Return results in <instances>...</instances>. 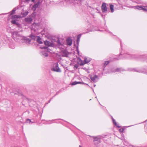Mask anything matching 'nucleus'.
Here are the masks:
<instances>
[{"label": "nucleus", "mask_w": 147, "mask_h": 147, "mask_svg": "<svg viewBox=\"0 0 147 147\" xmlns=\"http://www.w3.org/2000/svg\"><path fill=\"white\" fill-rule=\"evenodd\" d=\"M11 34L13 38L16 41L21 43L25 42L27 44L29 43L30 42V38L22 36L19 34V32L15 31L12 32Z\"/></svg>", "instance_id": "nucleus-1"}, {"label": "nucleus", "mask_w": 147, "mask_h": 147, "mask_svg": "<svg viewBox=\"0 0 147 147\" xmlns=\"http://www.w3.org/2000/svg\"><path fill=\"white\" fill-rule=\"evenodd\" d=\"M52 70L57 72H61V70L59 67L58 64L57 63H55L54 64Z\"/></svg>", "instance_id": "nucleus-2"}, {"label": "nucleus", "mask_w": 147, "mask_h": 147, "mask_svg": "<svg viewBox=\"0 0 147 147\" xmlns=\"http://www.w3.org/2000/svg\"><path fill=\"white\" fill-rule=\"evenodd\" d=\"M91 60L88 57H85L83 62L82 60H81V63H80V65H83L85 64L89 63Z\"/></svg>", "instance_id": "nucleus-3"}, {"label": "nucleus", "mask_w": 147, "mask_h": 147, "mask_svg": "<svg viewBox=\"0 0 147 147\" xmlns=\"http://www.w3.org/2000/svg\"><path fill=\"white\" fill-rule=\"evenodd\" d=\"M106 3H103L101 6V9L102 11L104 12H107L108 10L107 8V7Z\"/></svg>", "instance_id": "nucleus-4"}, {"label": "nucleus", "mask_w": 147, "mask_h": 147, "mask_svg": "<svg viewBox=\"0 0 147 147\" xmlns=\"http://www.w3.org/2000/svg\"><path fill=\"white\" fill-rule=\"evenodd\" d=\"M94 141L95 144H98L100 142V138L99 136H93Z\"/></svg>", "instance_id": "nucleus-5"}, {"label": "nucleus", "mask_w": 147, "mask_h": 147, "mask_svg": "<svg viewBox=\"0 0 147 147\" xmlns=\"http://www.w3.org/2000/svg\"><path fill=\"white\" fill-rule=\"evenodd\" d=\"M136 9H137L139 10H143L144 11H147V6L143 7L140 6H136L134 7Z\"/></svg>", "instance_id": "nucleus-6"}, {"label": "nucleus", "mask_w": 147, "mask_h": 147, "mask_svg": "<svg viewBox=\"0 0 147 147\" xmlns=\"http://www.w3.org/2000/svg\"><path fill=\"white\" fill-rule=\"evenodd\" d=\"M39 24L34 23L32 26V28L34 30H36L39 28Z\"/></svg>", "instance_id": "nucleus-7"}, {"label": "nucleus", "mask_w": 147, "mask_h": 147, "mask_svg": "<svg viewBox=\"0 0 147 147\" xmlns=\"http://www.w3.org/2000/svg\"><path fill=\"white\" fill-rule=\"evenodd\" d=\"M44 43L46 46H49L51 45L50 42L47 41H44ZM40 48L42 49H45V50H47L48 47L47 46H43L41 47Z\"/></svg>", "instance_id": "nucleus-8"}, {"label": "nucleus", "mask_w": 147, "mask_h": 147, "mask_svg": "<svg viewBox=\"0 0 147 147\" xmlns=\"http://www.w3.org/2000/svg\"><path fill=\"white\" fill-rule=\"evenodd\" d=\"M122 56L123 57H125L126 58L128 59H131L136 58V56L135 55H130L127 54H123Z\"/></svg>", "instance_id": "nucleus-9"}, {"label": "nucleus", "mask_w": 147, "mask_h": 147, "mask_svg": "<svg viewBox=\"0 0 147 147\" xmlns=\"http://www.w3.org/2000/svg\"><path fill=\"white\" fill-rule=\"evenodd\" d=\"M66 43L67 45L71 46L72 43V40L69 38H67L66 39Z\"/></svg>", "instance_id": "nucleus-10"}, {"label": "nucleus", "mask_w": 147, "mask_h": 147, "mask_svg": "<svg viewBox=\"0 0 147 147\" xmlns=\"http://www.w3.org/2000/svg\"><path fill=\"white\" fill-rule=\"evenodd\" d=\"M133 70L134 71H136L139 73H146L145 70L144 69H141L139 70H137L136 69H133Z\"/></svg>", "instance_id": "nucleus-11"}, {"label": "nucleus", "mask_w": 147, "mask_h": 147, "mask_svg": "<svg viewBox=\"0 0 147 147\" xmlns=\"http://www.w3.org/2000/svg\"><path fill=\"white\" fill-rule=\"evenodd\" d=\"M42 51L41 52V54L42 57H45L48 56V54L47 52V51Z\"/></svg>", "instance_id": "nucleus-12"}, {"label": "nucleus", "mask_w": 147, "mask_h": 147, "mask_svg": "<svg viewBox=\"0 0 147 147\" xmlns=\"http://www.w3.org/2000/svg\"><path fill=\"white\" fill-rule=\"evenodd\" d=\"M11 22L12 24H16L18 26H19L20 25V24L18 22H17L15 20H12Z\"/></svg>", "instance_id": "nucleus-13"}, {"label": "nucleus", "mask_w": 147, "mask_h": 147, "mask_svg": "<svg viewBox=\"0 0 147 147\" xmlns=\"http://www.w3.org/2000/svg\"><path fill=\"white\" fill-rule=\"evenodd\" d=\"M11 17V19L12 20H14L16 19H18L20 18H21L22 17L20 15H14L13 16H12Z\"/></svg>", "instance_id": "nucleus-14"}, {"label": "nucleus", "mask_w": 147, "mask_h": 147, "mask_svg": "<svg viewBox=\"0 0 147 147\" xmlns=\"http://www.w3.org/2000/svg\"><path fill=\"white\" fill-rule=\"evenodd\" d=\"M25 20L26 22L28 23H31L33 21L32 18H27L25 19Z\"/></svg>", "instance_id": "nucleus-15"}, {"label": "nucleus", "mask_w": 147, "mask_h": 147, "mask_svg": "<svg viewBox=\"0 0 147 147\" xmlns=\"http://www.w3.org/2000/svg\"><path fill=\"white\" fill-rule=\"evenodd\" d=\"M98 76L96 75H94L93 76H91L90 77L91 80L94 82H96V79L97 78Z\"/></svg>", "instance_id": "nucleus-16"}, {"label": "nucleus", "mask_w": 147, "mask_h": 147, "mask_svg": "<svg viewBox=\"0 0 147 147\" xmlns=\"http://www.w3.org/2000/svg\"><path fill=\"white\" fill-rule=\"evenodd\" d=\"M28 12L27 11H26L25 12L21 13V15H22L21 16L22 18L25 17L28 14Z\"/></svg>", "instance_id": "nucleus-17"}, {"label": "nucleus", "mask_w": 147, "mask_h": 147, "mask_svg": "<svg viewBox=\"0 0 147 147\" xmlns=\"http://www.w3.org/2000/svg\"><path fill=\"white\" fill-rule=\"evenodd\" d=\"M36 41L37 42H38L39 44H42V42L41 41V38L39 36L37 37Z\"/></svg>", "instance_id": "nucleus-18"}, {"label": "nucleus", "mask_w": 147, "mask_h": 147, "mask_svg": "<svg viewBox=\"0 0 147 147\" xmlns=\"http://www.w3.org/2000/svg\"><path fill=\"white\" fill-rule=\"evenodd\" d=\"M39 3H37L34 5L33 7H32V9L35 10L36 8L38 7V5H39Z\"/></svg>", "instance_id": "nucleus-19"}, {"label": "nucleus", "mask_w": 147, "mask_h": 147, "mask_svg": "<svg viewBox=\"0 0 147 147\" xmlns=\"http://www.w3.org/2000/svg\"><path fill=\"white\" fill-rule=\"evenodd\" d=\"M110 9L111 11V12H113L114 11V6L113 5H110Z\"/></svg>", "instance_id": "nucleus-20"}, {"label": "nucleus", "mask_w": 147, "mask_h": 147, "mask_svg": "<svg viewBox=\"0 0 147 147\" xmlns=\"http://www.w3.org/2000/svg\"><path fill=\"white\" fill-rule=\"evenodd\" d=\"M16 8H13L12 10L10 12V15H11L13 14L14 13L15 11H16Z\"/></svg>", "instance_id": "nucleus-21"}, {"label": "nucleus", "mask_w": 147, "mask_h": 147, "mask_svg": "<svg viewBox=\"0 0 147 147\" xmlns=\"http://www.w3.org/2000/svg\"><path fill=\"white\" fill-rule=\"evenodd\" d=\"M112 121L113 123L116 126L118 127H119V126L118 125V124L115 121V120L113 118H112Z\"/></svg>", "instance_id": "nucleus-22"}, {"label": "nucleus", "mask_w": 147, "mask_h": 147, "mask_svg": "<svg viewBox=\"0 0 147 147\" xmlns=\"http://www.w3.org/2000/svg\"><path fill=\"white\" fill-rule=\"evenodd\" d=\"M81 82H77L76 81H75V82H73L72 83V85H75L77 84H81Z\"/></svg>", "instance_id": "nucleus-23"}, {"label": "nucleus", "mask_w": 147, "mask_h": 147, "mask_svg": "<svg viewBox=\"0 0 147 147\" xmlns=\"http://www.w3.org/2000/svg\"><path fill=\"white\" fill-rule=\"evenodd\" d=\"M57 45H58V46H62V44L61 43L60 41L59 40H58L57 41Z\"/></svg>", "instance_id": "nucleus-24"}, {"label": "nucleus", "mask_w": 147, "mask_h": 147, "mask_svg": "<svg viewBox=\"0 0 147 147\" xmlns=\"http://www.w3.org/2000/svg\"><path fill=\"white\" fill-rule=\"evenodd\" d=\"M123 71V70L121 69L117 68L114 71V72H118L119 71Z\"/></svg>", "instance_id": "nucleus-25"}, {"label": "nucleus", "mask_w": 147, "mask_h": 147, "mask_svg": "<svg viewBox=\"0 0 147 147\" xmlns=\"http://www.w3.org/2000/svg\"><path fill=\"white\" fill-rule=\"evenodd\" d=\"M31 122V120L29 119H27L26 121V123H30Z\"/></svg>", "instance_id": "nucleus-26"}, {"label": "nucleus", "mask_w": 147, "mask_h": 147, "mask_svg": "<svg viewBox=\"0 0 147 147\" xmlns=\"http://www.w3.org/2000/svg\"><path fill=\"white\" fill-rule=\"evenodd\" d=\"M30 37L33 39H35L36 38V37L33 35H30Z\"/></svg>", "instance_id": "nucleus-27"}, {"label": "nucleus", "mask_w": 147, "mask_h": 147, "mask_svg": "<svg viewBox=\"0 0 147 147\" xmlns=\"http://www.w3.org/2000/svg\"><path fill=\"white\" fill-rule=\"evenodd\" d=\"M109 63V61H106L105 62L104 65H105L106 66V65H107V64H108Z\"/></svg>", "instance_id": "nucleus-28"}, {"label": "nucleus", "mask_w": 147, "mask_h": 147, "mask_svg": "<svg viewBox=\"0 0 147 147\" xmlns=\"http://www.w3.org/2000/svg\"><path fill=\"white\" fill-rule=\"evenodd\" d=\"M63 56H65V57H67L68 56V54L66 53H64L63 55Z\"/></svg>", "instance_id": "nucleus-29"}, {"label": "nucleus", "mask_w": 147, "mask_h": 147, "mask_svg": "<svg viewBox=\"0 0 147 147\" xmlns=\"http://www.w3.org/2000/svg\"><path fill=\"white\" fill-rule=\"evenodd\" d=\"M78 64H76L74 66V69L76 68V69H77L78 68Z\"/></svg>", "instance_id": "nucleus-30"}, {"label": "nucleus", "mask_w": 147, "mask_h": 147, "mask_svg": "<svg viewBox=\"0 0 147 147\" xmlns=\"http://www.w3.org/2000/svg\"><path fill=\"white\" fill-rule=\"evenodd\" d=\"M123 129H120L119 130V131L120 132H123Z\"/></svg>", "instance_id": "nucleus-31"}, {"label": "nucleus", "mask_w": 147, "mask_h": 147, "mask_svg": "<svg viewBox=\"0 0 147 147\" xmlns=\"http://www.w3.org/2000/svg\"><path fill=\"white\" fill-rule=\"evenodd\" d=\"M79 41H80V39L79 38H78L77 40V42L78 44L79 42Z\"/></svg>", "instance_id": "nucleus-32"}, {"label": "nucleus", "mask_w": 147, "mask_h": 147, "mask_svg": "<svg viewBox=\"0 0 147 147\" xmlns=\"http://www.w3.org/2000/svg\"><path fill=\"white\" fill-rule=\"evenodd\" d=\"M81 36V34H80V35H78V38H79L80 39V38Z\"/></svg>", "instance_id": "nucleus-33"}, {"label": "nucleus", "mask_w": 147, "mask_h": 147, "mask_svg": "<svg viewBox=\"0 0 147 147\" xmlns=\"http://www.w3.org/2000/svg\"><path fill=\"white\" fill-rule=\"evenodd\" d=\"M10 47L12 49H14L15 48V46H13V47H11L10 46Z\"/></svg>", "instance_id": "nucleus-34"}, {"label": "nucleus", "mask_w": 147, "mask_h": 147, "mask_svg": "<svg viewBox=\"0 0 147 147\" xmlns=\"http://www.w3.org/2000/svg\"><path fill=\"white\" fill-rule=\"evenodd\" d=\"M77 51H78V53H79V51L78 50V47H77Z\"/></svg>", "instance_id": "nucleus-35"}, {"label": "nucleus", "mask_w": 147, "mask_h": 147, "mask_svg": "<svg viewBox=\"0 0 147 147\" xmlns=\"http://www.w3.org/2000/svg\"><path fill=\"white\" fill-rule=\"evenodd\" d=\"M26 2H29L30 0H25Z\"/></svg>", "instance_id": "nucleus-36"}, {"label": "nucleus", "mask_w": 147, "mask_h": 147, "mask_svg": "<svg viewBox=\"0 0 147 147\" xmlns=\"http://www.w3.org/2000/svg\"><path fill=\"white\" fill-rule=\"evenodd\" d=\"M32 2H34V0H31Z\"/></svg>", "instance_id": "nucleus-37"}, {"label": "nucleus", "mask_w": 147, "mask_h": 147, "mask_svg": "<svg viewBox=\"0 0 147 147\" xmlns=\"http://www.w3.org/2000/svg\"><path fill=\"white\" fill-rule=\"evenodd\" d=\"M94 87H95V86H96V85H95V84L94 85Z\"/></svg>", "instance_id": "nucleus-38"}, {"label": "nucleus", "mask_w": 147, "mask_h": 147, "mask_svg": "<svg viewBox=\"0 0 147 147\" xmlns=\"http://www.w3.org/2000/svg\"><path fill=\"white\" fill-rule=\"evenodd\" d=\"M79 147H82L81 145H79Z\"/></svg>", "instance_id": "nucleus-39"}, {"label": "nucleus", "mask_w": 147, "mask_h": 147, "mask_svg": "<svg viewBox=\"0 0 147 147\" xmlns=\"http://www.w3.org/2000/svg\"><path fill=\"white\" fill-rule=\"evenodd\" d=\"M101 16H102H102H103V15H102V14H101Z\"/></svg>", "instance_id": "nucleus-40"}, {"label": "nucleus", "mask_w": 147, "mask_h": 147, "mask_svg": "<svg viewBox=\"0 0 147 147\" xmlns=\"http://www.w3.org/2000/svg\"><path fill=\"white\" fill-rule=\"evenodd\" d=\"M132 126V125H130V126H129V127L131 126ZM128 127H129V126H128Z\"/></svg>", "instance_id": "nucleus-41"}, {"label": "nucleus", "mask_w": 147, "mask_h": 147, "mask_svg": "<svg viewBox=\"0 0 147 147\" xmlns=\"http://www.w3.org/2000/svg\"><path fill=\"white\" fill-rule=\"evenodd\" d=\"M79 0L81 1L82 0Z\"/></svg>", "instance_id": "nucleus-42"}]
</instances>
